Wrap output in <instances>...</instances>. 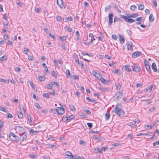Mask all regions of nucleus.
<instances>
[{
  "label": "nucleus",
  "instance_id": "obj_18",
  "mask_svg": "<svg viewBox=\"0 0 159 159\" xmlns=\"http://www.w3.org/2000/svg\"><path fill=\"white\" fill-rule=\"evenodd\" d=\"M119 37H120V41L121 43L123 44L125 42V38L121 35H119Z\"/></svg>",
  "mask_w": 159,
  "mask_h": 159
},
{
  "label": "nucleus",
  "instance_id": "obj_32",
  "mask_svg": "<svg viewBox=\"0 0 159 159\" xmlns=\"http://www.w3.org/2000/svg\"><path fill=\"white\" fill-rule=\"evenodd\" d=\"M86 99L88 100V101L91 102H93L95 101V100H92L89 97H86Z\"/></svg>",
  "mask_w": 159,
  "mask_h": 159
},
{
  "label": "nucleus",
  "instance_id": "obj_5",
  "mask_svg": "<svg viewBox=\"0 0 159 159\" xmlns=\"http://www.w3.org/2000/svg\"><path fill=\"white\" fill-rule=\"evenodd\" d=\"M57 5L61 8H65L66 7L62 0H57Z\"/></svg>",
  "mask_w": 159,
  "mask_h": 159
},
{
  "label": "nucleus",
  "instance_id": "obj_46",
  "mask_svg": "<svg viewBox=\"0 0 159 159\" xmlns=\"http://www.w3.org/2000/svg\"><path fill=\"white\" fill-rule=\"evenodd\" d=\"M87 125L90 129H91L93 126V124L92 123H87Z\"/></svg>",
  "mask_w": 159,
  "mask_h": 159
},
{
  "label": "nucleus",
  "instance_id": "obj_17",
  "mask_svg": "<svg viewBox=\"0 0 159 159\" xmlns=\"http://www.w3.org/2000/svg\"><path fill=\"white\" fill-rule=\"evenodd\" d=\"M100 80L103 84H107L108 83V81H107L105 79H104L102 76L100 78Z\"/></svg>",
  "mask_w": 159,
  "mask_h": 159
},
{
  "label": "nucleus",
  "instance_id": "obj_45",
  "mask_svg": "<svg viewBox=\"0 0 159 159\" xmlns=\"http://www.w3.org/2000/svg\"><path fill=\"white\" fill-rule=\"evenodd\" d=\"M43 97L48 98H49L48 94V93H43Z\"/></svg>",
  "mask_w": 159,
  "mask_h": 159
},
{
  "label": "nucleus",
  "instance_id": "obj_1",
  "mask_svg": "<svg viewBox=\"0 0 159 159\" xmlns=\"http://www.w3.org/2000/svg\"><path fill=\"white\" fill-rule=\"evenodd\" d=\"M115 111L116 113L119 116L121 117L124 115V111L121 108L116 107L115 109Z\"/></svg>",
  "mask_w": 159,
  "mask_h": 159
},
{
  "label": "nucleus",
  "instance_id": "obj_33",
  "mask_svg": "<svg viewBox=\"0 0 159 159\" xmlns=\"http://www.w3.org/2000/svg\"><path fill=\"white\" fill-rule=\"evenodd\" d=\"M18 116L19 118H22L23 116V114L21 112H20L18 114Z\"/></svg>",
  "mask_w": 159,
  "mask_h": 159
},
{
  "label": "nucleus",
  "instance_id": "obj_30",
  "mask_svg": "<svg viewBox=\"0 0 159 159\" xmlns=\"http://www.w3.org/2000/svg\"><path fill=\"white\" fill-rule=\"evenodd\" d=\"M69 107L70 110H71V111H76V109L73 105H70Z\"/></svg>",
  "mask_w": 159,
  "mask_h": 159
},
{
  "label": "nucleus",
  "instance_id": "obj_21",
  "mask_svg": "<svg viewBox=\"0 0 159 159\" xmlns=\"http://www.w3.org/2000/svg\"><path fill=\"white\" fill-rule=\"evenodd\" d=\"M154 17L152 14H151L149 16V19L150 22H152L154 20Z\"/></svg>",
  "mask_w": 159,
  "mask_h": 159
},
{
  "label": "nucleus",
  "instance_id": "obj_6",
  "mask_svg": "<svg viewBox=\"0 0 159 159\" xmlns=\"http://www.w3.org/2000/svg\"><path fill=\"white\" fill-rule=\"evenodd\" d=\"M113 14L112 12H111L108 15L109 22L108 25L109 26L111 25L113 22Z\"/></svg>",
  "mask_w": 159,
  "mask_h": 159
},
{
  "label": "nucleus",
  "instance_id": "obj_56",
  "mask_svg": "<svg viewBox=\"0 0 159 159\" xmlns=\"http://www.w3.org/2000/svg\"><path fill=\"white\" fill-rule=\"evenodd\" d=\"M66 73L67 75V76H68V75H70V72L69 69H66Z\"/></svg>",
  "mask_w": 159,
  "mask_h": 159
},
{
  "label": "nucleus",
  "instance_id": "obj_20",
  "mask_svg": "<svg viewBox=\"0 0 159 159\" xmlns=\"http://www.w3.org/2000/svg\"><path fill=\"white\" fill-rule=\"evenodd\" d=\"M63 42H61V43H60V42H58V44L59 45V47H60L61 48L63 49L64 50H67V48H66L65 46H63L62 45V43Z\"/></svg>",
  "mask_w": 159,
  "mask_h": 159
},
{
  "label": "nucleus",
  "instance_id": "obj_28",
  "mask_svg": "<svg viewBox=\"0 0 159 159\" xmlns=\"http://www.w3.org/2000/svg\"><path fill=\"white\" fill-rule=\"evenodd\" d=\"M110 114L109 112L107 111V113H106L105 114V118L106 120H109L110 117Z\"/></svg>",
  "mask_w": 159,
  "mask_h": 159
},
{
  "label": "nucleus",
  "instance_id": "obj_62",
  "mask_svg": "<svg viewBox=\"0 0 159 159\" xmlns=\"http://www.w3.org/2000/svg\"><path fill=\"white\" fill-rule=\"evenodd\" d=\"M28 59L30 61L34 60L33 57L31 56H28Z\"/></svg>",
  "mask_w": 159,
  "mask_h": 159
},
{
  "label": "nucleus",
  "instance_id": "obj_15",
  "mask_svg": "<svg viewBox=\"0 0 159 159\" xmlns=\"http://www.w3.org/2000/svg\"><path fill=\"white\" fill-rule=\"evenodd\" d=\"M15 129L16 131L18 132L22 131L24 130V128L22 127L19 126H16Z\"/></svg>",
  "mask_w": 159,
  "mask_h": 159
},
{
  "label": "nucleus",
  "instance_id": "obj_42",
  "mask_svg": "<svg viewBox=\"0 0 159 159\" xmlns=\"http://www.w3.org/2000/svg\"><path fill=\"white\" fill-rule=\"evenodd\" d=\"M89 37H91V39H94V41L95 40V39L94 37V35L93 34L90 33L89 34Z\"/></svg>",
  "mask_w": 159,
  "mask_h": 159
},
{
  "label": "nucleus",
  "instance_id": "obj_11",
  "mask_svg": "<svg viewBox=\"0 0 159 159\" xmlns=\"http://www.w3.org/2000/svg\"><path fill=\"white\" fill-rule=\"evenodd\" d=\"M142 54V53L141 52L136 51L132 53V56L133 58H136L141 55Z\"/></svg>",
  "mask_w": 159,
  "mask_h": 159
},
{
  "label": "nucleus",
  "instance_id": "obj_10",
  "mask_svg": "<svg viewBox=\"0 0 159 159\" xmlns=\"http://www.w3.org/2000/svg\"><path fill=\"white\" fill-rule=\"evenodd\" d=\"M132 70L136 72H139L141 70V69L140 67L139 66L134 65L132 66Z\"/></svg>",
  "mask_w": 159,
  "mask_h": 159
},
{
  "label": "nucleus",
  "instance_id": "obj_60",
  "mask_svg": "<svg viewBox=\"0 0 159 159\" xmlns=\"http://www.w3.org/2000/svg\"><path fill=\"white\" fill-rule=\"evenodd\" d=\"M73 18L72 17L70 16L68 18H66V20L67 21H72V20Z\"/></svg>",
  "mask_w": 159,
  "mask_h": 159
},
{
  "label": "nucleus",
  "instance_id": "obj_26",
  "mask_svg": "<svg viewBox=\"0 0 159 159\" xmlns=\"http://www.w3.org/2000/svg\"><path fill=\"white\" fill-rule=\"evenodd\" d=\"M39 132L38 131H34L33 129H31L30 130V133L33 135H35Z\"/></svg>",
  "mask_w": 159,
  "mask_h": 159
},
{
  "label": "nucleus",
  "instance_id": "obj_61",
  "mask_svg": "<svg viewBox=\"0 0 159 159\" xmlns=\"http://www.w3.org/2000/svg\"><path fill=\"white\" fill-rule=\"evenodd\" d=\"M48 147L50 148L53 147H56V146L52 144H50L48 145Z\"/></svg>",
  "mask_w": 159,
  "mask_h": 159
},
{
  "label": "nucleus",
  "instance_id": "obj_47",
  "mask_svg": "<svg viewBox=\"0 0 159 159\" xmlns=\"http://www.w3.org/2000/svg\"><path fill=\"white\" fill-rule=\"evenodd\" d=\"M20 106H21V107H20V111H23L24 112H25V110L24 109L23 106H21L20 105Z\"/></svg>",
  "mask_w": 159,
  "mask_h": 159
},
{
  "label": "nucleus",
  "instance_id": "obj_13",
  "mask_svg": "<svg viewBox=\"0 0 159 159\" xmlns=\"http://www.w3.org/2000/svg\"><path fill=\"white\" fill-rule=\"evenodd\" d=\"M152 68L154 72H159L158 70L157 69V66L155 62H153L152 65Z\"/></svg>",
  "mask_w": 159,
  "mask_h": 159
},
{
  "label": "nucleus",
  "instance_id": "obj_3",
  "mask_svg": "<svg viewBox=\"0 0 159 159\" xmlns=\"http://www.w3.org/2000/svg\"><path fill=\"white\" fill-rule=\"evenodd\" d=\"M144 63L146 68L147 70L149 72H151V70L150 69L151 64L149 62L147 61L146 60H145L144 61Z\"/></svg>",
  "mask_w": 159,
  "mask_h": 159
},
{
  "label": "nucleus",
  "instance_id": "obj_4",
  "mask_svg": "<svg viewBox=\"0 0 159 159\" xmlns=\"http://www.w3.org/2000/svg\"><path fill=\"white\" fill-rule=\"evenodd\" d=\"M121 17L124 19V20L126 22L129 23H133L134 21V20L131 18H129L128 16H125L123 15H121Z\"/></svg>",
  "mask_w": 159,
  "mask_h": 159
},
{
  "label": "nucleus",
  "instance_id": "obj_19",
  "mask_svg": "<svg viewBox=\"0 0 159 159\" xmlns=\"http://www.w3.org/2000/svg\"><path fill=\"white\" fill-rule=\"evenodd\" d=\"M128 17L135 18L138 16L137 13L132 14H127Z\"/></svg>",
  "mask_w": 159,
  "mask_h": 159
},
{
  "label": "nucleus",
  "instance_id": "obj_34",
  "mask_svg": "<svg viewBox=\"0 0 159 159\" xmlns=\"http://www.w3.org/2000/svg\"><path fill=\"white\" fill-rule=\"evenodd\" d=\"M29 83L30 85L32 87V89H35V86L33 84V83H32V82L31 81H29Z\"/></svg>",
  "mask_w": 159,
  "mask_h": 159
},
{
  "label": "nucleus",
  "instance_id": "obj_43",
  "mask_svg": "<svg viewBox=\"0 0 159 159\" xmlns=\"http://www.w3.org/2000/svg\"><path fill=\"white\" fill-rule=\"evenodd\" d=\"M0 110L1 111H3L5 112H6L7 110L4 107H2V106H0Z\"/></svg>",
  "mask_w": 159,
  "mask_h": 159
},
{
  "label": "nucleus",
  "instance_id": "obj_16",
  "mask_svg": "<svg viewBox=\"0 0 159 159\" xmlns=\"http://www.w3.org/2000/svg\"><path fill=\"white\" fill-rule=\"evenodd\" d=\"M27 117H28V120L29 121V123L30 125H32L33 124V122H32V120L31 119H32L31 116L30 115V114H27Z\"/></svg>",
  "mask_w": 159,
  "mask_h": 159
},
{
  "label": "nucleus",
  "instance_id": "obj_23",
  "mask_svg": "<svg viewBox=\"0 0 159 159\" xmlns=\"http://www.w3.org/2000/svg\"><path fill=\"white\" fill-rule=\"evenodd\" d=\"M123 68L124 70H127L129 72H130L131 70V68H129V66L126 65H125L123 67Z\"/></svg>",
  "mask_w": 159,
  "mask_h": 159
},
{
  "label": "nucleus",
  "instance_id": "obj_59",
  "mask_svg": "<svg viewBox=\"0 0 159 159\" xmlns=\"http://www.w3.org/2000/svg\"><path fill=\"white\" fill-rule=\"evenodd\" d=\"M68 119H67V117H63L62 118V120L63 122H65L67 120H68Z\"/></svg>",
  "mask_w": 159,
  "mask_h": 159
},
{
  "label": "nucleus",
  "instance_id": "obj_53",
  "mask_svg": "<svg viewBox=\"0 0 159 159\" xmlns=\"http://www.w3.org/2000/svg\"><path fill=\"white\" fill-rule=\"evenodd\" d=\"M133 121L134 122L138 123V124H139L140 122V121L139 120L136 119H134Z\"/></svg>",
  "mask_w": 159,
  "mask_h": 159
},
{
  "label": "nucleus",
  "instance_id": "obj_57",
  "mask_svg": "<svg viewBox=\"0 0 159 159\" xmlns=\"http://www.w3.org/2000/svg\"><path fill=\"white\" fill-rule=\"evenodd\" d=\"M115 9H116V11H117L119 13H121V11H120V10L119 9H118V7H117V6L116 5V6H115Z\"/></svg>",
  "mask_w": 159,
  "mask_h": 159
},
{
  "label": "nucleus",
  "instance_id": "obj_2",
  "mask_svg": "<svg viewBox=\"0 0 159 159\" xmlns=\"http://www.w3.org/2000/svg\"><path fill=\"white\" fill-rule=\"evenodd\" d=\"M9 138L11 140L16 141L17 142L19 141V137L12 132L9 133Z\"/></svg>",
  "mask_w": 159,
  "mask_h": 159
},
{
  "label": "nucleus",
  "instance_id": "obj_64",
  "mask_svg": "<svg viewBox=\"0 0 159 159\" xmlns=\"http://www.w3.org/2000/svg\"><path fill=\"white\" fill-rule=\"evenodd\" d=\"M74 94L77 96L78 97H79L80 96V93L79 92H76Z\"/></svg>",
  "mask_w": 159,
  "mask_h": 159
},
{
  "label": "nucleus",
  "instance_id": "obj_48",
  "mask_svg": "<svg viewBox=\"0 0 159 159\" xmlns=\"http://www.w3.org/2000/svg\"><path fill=\"white\" fill-rule=\"evenodd\" d=\"M95 150L96 151L97 153H100L101 151V150L100 149V148L98 147L95 148Z\"/></svg>",
  "mask_w": 159,
  "mask_h": 159
},
{
  "label": "nucleus",
  "instance_id": "obj_31",
  "mask_svg": "<svg viewBox=\"0 0 159 159\" xmlns=\"http://www.w3.org/2000/svg\"><path fill=\"white\" fill-rule=\"evenodd\" d=\"M128 125L131 126V127L134 128H135V125L132 122H129L128 123Z\"/></svg>",
  "mask_w": 159,
  "mask_h": 159
},
{
  "label": "nucleus",
  "instance_id": "obj_38",
  "mask_svg": "<svg viewBox=\"0 0 159 159\" xmlns=\"http://www.w3.org/2000/svg\"><path fill=\"white\" fill-rule=\"evenodd\" d=\"M136 8L137 7L135 5H132L130 7V9L133 11H134L136 9Z\"/></svg>",
  "mask_w": 159,
  "mask_h": 159
},
{
  "label": "nucleus",
  "instance_id": "obj_51",
  "mask_svg": "<svg viewBox=\"0 0 159 159\" xmlns=\"http://www.w3.org/2000/svg\"><path fill=\"white\" fill-rule=\"evenodd\" d=\"M4 124V122L3 121L0 120V128H2V127L3 126Z\"/></svg>",
  "mask_w": 159,
  "mask_h": 159
},
{
  "label": "nucleus",
  "instance_id": "obj_35",
  "mask_svg": "<svg viewBox=\"0 0 159 159\" xmlns=\"http://www.w3.org/2000/svg\"><path fill=\"white\" fill-rule=\"evenodd\" d=\"M72 159H83L80 156H78L75 155V156H74L73 155V157H72Z\"/></svg>",
  "mask_w": 159,
  "mask_h": 159
},
{
  "label": "nucleus",
  "instance_id": "obj_9",
  "mask_svg": "<svg viewBox=\"0 0 159 159\" xmlns=\"http://www.w3.org/2000/svg\"><path fill=\"white\" fill-rule=\"evenodd\" d=\"M123 96V92L121 91H119L117 92L115 95L116 99L117 100L120 99Z\"/></svg>",
  "mask_w": 159,
  "mask_h": 159
},
{
  "label": "nucleus",
  "instance_id": "obj_36",
  "mask_svg": "<svg viewBox=\"0 0 159 159\" xmlns=\"http://www.w3.org/2000/svg\"><path fill=\"white\" fill-rule=\"evenodd\" d=\"M67 36H63V37L60 36V39L61 41H63L65 39H66L67 38Z\"/></svg>",
  "mask_w": 159,
  "mask_h": 159
},
{
  "label": "nucleus",
  "instance_id": "obj_40",
  "mask_svg": "<svg viewBox=\"0 0 159 159\" xmlns=\"http://www.w3.org/2000/svg\"><path fill=\"white\" fill-rule=\"evenodd\" d=\"M74 117V116L72 115H70L68 117H67L68 120H70L72 119H73Z\"/></svg>",
  "mask_w": 159,
  "mask_h": 159
},
{
  "label": "nucleus",
  "instance_id": "obj_12",
  "mask_svg": "<svg viewBox=\"0 0 159 159\" xmlns=\"http://www.w3.org/2000/svg\"><path fill=\"white\" fill-rule=\"evenodd\" d=\"M65 157L67 158L71 159L72 158L73 155L72 154L71 152H66L65 154Z\"/></svg>",
  "mask_w": 159,
  "mask_h": 159
},
{
  "label": "nucleus",
  "instance_id": "obj_49",
  "mask_svg": "<svg viewBox=\"0 0 159 159\" xmlns=\"http://www.w3.org/2000/svg\"><path fill=\"white\" fill-rule=\"evenodd\" d=\"M153 145L154 146H156L157 145H159V141H157L153 143Z\"/></svg>",
  "mask_w": 159,
  "mask_h": 159
},
{
  "label": "nucleus",
  "instance_id": "obj_44",
  "mask_svg": "<svg viewBox=\"0 0 159 159\" xmlns=\"http://www.w3.org/2000/svg\"><path fill=\"white\" fill-rule=\"evenodd\" d=\"M83 111L86 112L88 114H91V112L89 110H87L86 109L84 108L83 109Z\"/></svg>",
  "mask_w": 159,
  "mask_h": 159
},
{
  "label": "nucleus",
  "instance_id": "obj_37",
  "mask_svg": "<svg viewBox=\"0 0 159 159\" xmlns=\"http://www.w3.org/2000/svg\"><path fill=\"white\" fill-rule=\"evenodd\" d=\"M95 77L98 78V80H100V78L102 77V76L101 75L100 73H98L96 75V76Z\"/></svg>",
  "mask_w": 159,
  "mask_h": 159
},
{
  "label": "nucleus",
  "instance_id": "obj_50",
  "mask_svg": "<svg viewBox=\"0 0 159 159\" xmlns=\"http://www.w3.org/2000/svg\"><path fill=\"white\" fill-rule=\"evenodd\" d=\"M57 20L59 21H61L62 19L61 17L59 16H57Z\"/></svg>",
  "mask_w": 159,
  "mask_h": 159
},
{
  "label": "nucleus",
  "instance_id": "obj_7",
  "mask_svg": "<svg viewBox=\"0 0 159 159\" xmlns=\"http://www.w3.org/2000/svg\"><path fill=\"white\" fill-rule=\"evenodd\" d=\"M56 111L57 113L60 115H63L65 112L64 109L62 107H57Z\"/></svg>",
  "mask_w": 159,
  "mask_h": 159
},
{
  "label": "nucleus",
  "instance_id": "obj_27",
  "mask_svg": "<svg viewBox=\"0 0 159 159\" xmlns=\"http://www.w3.org/2000/svg\"><path fill=\"white\" fill-rule=\"evenodd\" d=\"M139 5V6L138 7L139 10H142L144 9V6L143 4H140Z\"/></svg>",
  "mask_w": 159,
  "mask_h": 159
},
{
  "label": "nucleus",
  "instance_id": "obj_55",
  "mask_svg": "<svg viewBox=\"0 0 159 159\" xmlns=\"http://www.w3.org/2000/svg\"><path fill=\"white\" fill-rule=\"evenodd\" d=\"M152 2L154 4V5L157 7V3L156 1V0H152Z\"/></svg>",
  "mask_w": 159,
  "mask_h": 159
},
{
  "label": "nucleus",
  "instance_id": "obj_22",
  "mask_svg": "<svg viewBox=\"0 0 159 159\" xmlns=\"http://www.w3.org/2000/svg\"><path fill=\"white\" fill-rule=\"evenodd\" d=\"M98 89L102 92H105L109 91V90H108L107 88H102L101 86L98 87Z\"/></svg>",
  "mask_w": 159,
  "mask_h": 159
},
{
  "label": "nucleus",
  "instance_id": "obj_29",
  "mask_svg": "<svg viewBox=\"0 0 159 159\" xmlns=\"http://www.w3.org/2000/svg\"><path fill=\"white\" fill-rule=\"evenodd\" d=\"M115 85L116 87V89H119L120 88V84L118 83H116L115 84Z\"/></svg>",
  "mask_w": 159,
  "mask_h": 159
},
{
  "label": "nucleus",
  "instance_id": "obj_39",
  "mask_svg": "<svg viewBox=\"0 0 159 159\" xmlns=\"http://www.w3.org/2000/svg\"><path fill=\"white\" fill-rule=\"evenodd\" d=\"M34 106L38 109H40L41 108V107L39 106V104L38 103H35Z\"/></svg>",
  "mask_w": 159,
  "mask_h": 159
},
{
  "label": "nucleus",
  "instance_id": "obj_63",
  "mask_svg": "<svg viewBox=\"0 0 159 159\" xmlns=\"http://www.w3.org/2000/svg\"><path fill=\"white\" fill-rule=\"evenodd\" d=\"M119 20H120V18L115 17L114 18V22H115L116 21H118Z\"/></svg>",
  "mask_w": 159,
  "mask_h": 159
},
{
  "label": "nucleus",
  "instance_id": "obj_41",
  "mask_svg": "<svg viewBox=\"0 0 159 159\" xmlns=\"http://www.w3.org/2000/svg\"><path fill=\"white\" fill-rule=\"evenodd\" d=\"M51 73L52 74V75L53 76H54V77H57V75L56 73L54 71V70L51 71Z\"/></svg>",
  "mask_w": 159,
  "mask_h": 159
},
{
  "label": "nucleus",
  "instance_id": "obj_58",
  "mask_svg": "<svg viewBox=\"0 0 159 159\" xmlns=\"http://www.w3.org/2000/svg\"><path fill=\"white\" fill-rule=\"evenodd\" d=\"M142 19V17H138V18H136L135 19V20H134L135 21H141Z\"/></svg>",
  "mask_w": 159,
  "mask_h": 159
},
{
  "label": "nucleus",
  "instance_id": "obj_8",
  "mask_svg": "<svg viewBox=\"0 0 159 159\" xmlns=\"http://www.w3.org/2000/svg\"><path fill=\"white\" fill-rule=\"evenodd\" d=\"M27 137V133L25 132H23V133L20 134L19 139L21 140V141H23Z\"/></svg>",
  "mask_w": 159,
  "mask_h": 159
},
{
  "label": "nucleus",
  "instance_id": "obj_54",
  "mask_svg": "<svg viewBox=\"0 0 159 159\" xmlns=\"http://www.w3.org/2000/svg\"><path fill=\"white\" fill-rule=\"evenodd\" d=\"M39 78L41 81H43L44 80V78L41 76H39Z\"/></svg>",
  "mask_w": 159,
  "mask_h": 159
},
{
  "label": "nucleus",
  "instance_id": "obj_14",
  "mask_svg": "<svg viewBox=\"0 0 159 159\" xmlns=\"http://www.w3.org/2000/svg\"><path fill=\"white\" fill-rule=\"evenodd\" d=\"M133 45L131 42H128L127 44V48L129 50H130L133 49Z\"/></svg>",
  "mask_w": 159,
  "mask_h": 159
},
{
  "label": "nucleus",
  "instance_id": "obj_25",
  "mask_svg": "<svg viewBox=\"0 0 159 159\" xmlns=\"http://www.w3.org/2000/svg\"><path fill=\"white\" fill-rule=\"evenodd\" d=\"M111 9V5H108L105 7V11L106 12L109 11Z\"/></svg>",
  "mask_w": 159,
  "mask_h": 159
},
{
  "label": "nucleus",
  "instance_id": "obj_24",
  "mask_svg": "<svg viewBox=\"0 0 159 159\" xmlns=\"http://www.w3.org/2000/svg\"><path fill=\"white\" fill-rule=\"evenodd\" d=\"M7 59V56H3L2 57H0V62H1V61H4L6 60Z\"/></svg>",
  "mask_w": 159,
  "mask_h": 159
},
{
  "label": "nucleus",
  "instance_id": "obj_52",
  "mask_svg": "<svg viewBox=\"0 0 159 159\" xmlns=\"http://www.w3.org/2000/svg\"><path fill=\"white\" fill-rule=\"evenodd\" d=\"M111 37H112V38L113 39H114V40H116L117 39V36L115 34L112 35Z\"/></svg>",
  "mask_w": 159,
  "mask_h": 159
}]
</instances>
